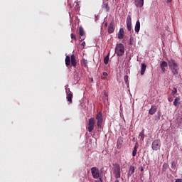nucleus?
<instances>
[{
  "label": "nucleus",
  "mask_w": 182,
  "mask_h": 182,
  "mask_svg": "<svg viewBox=\"0 0 182 182\" xmlns=\"http://www.w3.org/2000/svg\"><path fill=\"white\" fill-rule=\"evenodd\" d=\"M168 65L171 69V71L172 72L173 75H178V65L176 61L173 59L169 60L168 61Z\"/></svg>",
  "instance_id": "1"
},
{
  "label": "nucleus",
  "mask_w": 182,
  "mask_h": 182,
  "mask_svg": "<svg viewBox=\"0 0 182 182\" xmlns=\"http://www.w3.org/2000/svg\"><path fill=\"white\" fill-rule=\"evenodd\" d=\"M112 173L115 178H120V177H122V169L119 164H114L112 167Z\"/></svg>",
  "instance_id": "2"
},
{
  "label": "nucleus",
  "mask_w": 182,
  "mask_h": 182,
  "mask_svg": "<svg viewBox=\"0 0 182 182\" xmlns=\"http://www.w3.org/2000/svg\"><path fill=\"white\" fill-rule=\"evenodd\" d=\"M115 53L117 56H123L124 55V46L122 43L117 44L115 47Z\"/></svg>",
  "instance_id": "3"
},
{
  "label": "nucleus",
  "mask_w": 182,
  "mask_h": 182,
  "mask_svg": "<svg viewBox=\"0 0 182 182\" xmlns=\"http://www.w3.org/2000/svg\"><path fill=\"white\" fill-rule=\"evenodd\" d=\"M96 120H97V126L98 129H102V124L103 123V114H102V112H100L96 115Z\"/></svg>",
  "instance_id": "4"
},
{
  "label": "nucleus",
  "mask_w": 182,
  "mask_h": 182,
  "mask_svg": "<svg viewBox=\"0 0 182 182\" xmlns=\"http://www.w3.org/2000/svg\"><path fill=\"white\" fill-rule=\"evenodd\" d=\"M161 146V142L160 141V139H156L152 142L151 147L152 149L155 151H157V150H160Z\"/></svg>",
  "instance_id": "5"
},
{
  "label": "nucleus",
  "mask_w": 182,
  "mask_h": 182,
  "mask_svg": "<svg viewBox=\"0 0 182 182\" xmlns=\"http://www.w3.org/2000/svg\"><path fill=\"white\" fill-rule=\"evenodd\" d=\"M91 173L93 178H99L100 177V171L96 167L91 168Z\"/></svg>",
  "instance_id": "6"
},
{
  "label": "nucleus",
  "mask_w": 182,
  "mask_h": 182,
  "mask_svg": "<svg viewBox=\"0 0 182 182\" xmlns=\"http://www.w3.org/2000/svg\"><path fill=\"white\" fill-rule=\"evenodd\" d=\"M95 118H90L88 121V127L87 130L90 133H92L93 132V129H95Z\"/></svg>",
  "instance_id": "7"
},
{
  "label": "nucleus",
  "mask_w": 182,
  "mask_h": 182,
  "mask_svg": "<svg viewBox=\"0 0 182 182\" xmlns=\"http://www.w3.org/2000/svg\"><path fill=\"white\" fill-rule=\"evenodd\" d=\"M108 33H113L114 32V21H112L107 28Z\"/></svg>",
  "instance_id": "8"
},
{
  "label": "nucleus",
  "mask_w": 182,
  "mask_h": 182,
  "mask_svg": "<svg viewBox=\"0 0 182 182\" xmlns=\"http://www.w3.org/2000/svg\"><path fill=\"white\" fill-rule=\"evenodd\" d=\"M134 5L136 8H143L144 0H134Z\"/></svg>",
  "instance_id": "9"
},
{
  "label": "nucleus",
  "mask_w": 182,
  "mask_h": 182,
  "mask_svg": "<svg viewBox=\"0 0 182 182\" xmlns=\"http://www.w3.org/2000/svg\"><path fill=\"white\" fill-rule=\"evenodd\" d=\"M72 99H73V93L70 90H68L67 92L68 102H69V103H72Z\"/></svg>",
  "instance_id": "10"
},
{
  "label": "nucleus",
  "mask_w": 182,
  "mask_h": 182,
  "mask_svg": "<svg viewBox=\"0 0 182 182\" xmlns=\"http://www.w3.org/2000/svg\"><path fill=\"white\" fill-rule=\"evenodd\" d=\"M122 144H123V138L119 137L117 141V149H122Z\"/></svg>",
  "instance_id": "11"
},
{
  "label": "nucleus",
  "mask_w": 182,
  "mask_h": 182,
  "mask_svg": "<svg viewBox=\"0 0 182 182\" xmlns=\"http://www.w3.org/2000/svg\"><path fill=\"white\" fill-rule=\"evenodd\" d=\"M161 71L163 73L166 72V68H167V66H168V64L167 63V62L166 61H163L161 65Z\"/></svg>",
  "instance_id": "12"
},
{
  "label": "nucleus",
  "mask_w": 182,
  "mask_h": 182,
  "mask_svg": "<svg viewBox=\"0 0 182 182\" xmlns=\"http://www.w3.org/2000/svg\"><path fill=\"white\" fill-rule=\"evenodd\" d=\"M123 38H124V30L121 28L118 33V39H123Z\"/></svg>",
  "instance_id": "13"
},
{
  "label": "nucleus",
  "mask_w": 182,
  "mask_h": 182,
  "mask_svg": "<svg viewBox=\"0 0 182 182\" xmlns=\"http://www.w3.org/2000/svg\"><path fill=\"white\" fill-rule=\"evenodd\" d=\"M134 31L136 33H139L140 32V21L137 20L135 24V28Z\"/></svg>",
  "instance_id": "14"
},
{
  "label": "nucleus",
  "mask_w": 182,
  "mask_h": 182,
  "mask_svg": "<svg viewBox=\"0 0 182 182\" xmlns=\"http://www.w3.org/2000/svg\"><path fill=\"white\" fill-rule=\"evenodd\" d=\"M77 62H76V57L75 56V55H71V65L73 66V68H76V65H77Z\"/></svg>",
  "instance_id": "15"
},
{
  "label": "nucleus",
  "mask_w": 182,
  "mask_h": 182,
  "mask_svg": "<svg viewBox=\"0 0 182 182\" xmlns=\"http://www.w3.org/2000/svg\"><path fill=\"white\" fill-rule=\"evenodd\" d=\"M157 111V107L155 105H152L151 109L149 111V114H154Z\"/></svg>",
  "instance_id": "16"
},
{
  "label": "nucleus",
  "mask_w": 182,
  "mask_h": 182,
  "mask_svg": "<svg viewBox=\"0 0 182 182\" xmlns=\"http://www.w3.org/2000/svg\"><path fill=\"white\" fill-rule=\"evenodd\" d=\"M137 149H139V144L137 142L135 144L133 151H132V156L136 157V154H137Z\"/></svg>",
  "instance_id": "17"
},
{
  "label": "nucleus",
  "mask_w": 182,
  "mask_h": 182,
  "mask_svg": "<svg viewBox=\"0 0 182 182\" xmlns=\"http://www.w3.org/2000/svg\"><path fill=\"white\" fill-rule=\"evenodd\" d=\"M72 60H70V57L69 55H66L65 57V65L67 68H69L70 66V62Z\"/></svg>",
  "instance_id": "18"
},
{
  "label": "nucleus",
  "mask_w": 182,
  "mask_h": 182,
  "mask_svg": "<svg viewBox=\"0 0 182 182\" xmlns=\"http://www.w3.org/2000/svg\"><path fill=\"white\" fill-rule=\"evenodd\" d=\"M146 68H147V65H146V64H144V63L141 64V76H143V75H144Z\"/></svg>",
  "instance_id": "19"
},
{
  "label": "nucleus",
  "mask_w": 182,
  "mask_h": 182,
  "mask_svg": "<svg viewBox=\"0 0 182 182\" xmlns=\"http://www.w3.org/2000/svg\"><path fill=\"white\" fill-rule=\"evenodd\" d=\"M104 97H103V102L105 103V105H106V103H108L109 102V95H107V92H105L104 93Z\"/></svg>",
  "instance_id": "20"
},
{
  "label": "nucleus",
  "mask_w": 182,
  "mask_h": 182,
  "mask_svg": "<svg viewBox=\"0 0 182 182\" xmlns=\"http://www.w3.org/2000/svg\"><path fill=\"white\" fill-rule=\"evenodd\" d=\"M134 167L133 166H131L129 167V171H128V176H133L134 173Z\"/></svg>",
  "instance_id": "21"
},
{
  "label": "nucleus",
  "mask_w": 182,
  "mask_h": 182,
  "mask_svg": "<svg viewBox=\"0 0 182 182\" xmlns=\"http://www.w3.org/2000/svg\"><path fill=\"white\" fill-rule=\"evenodd\" d=\"M109 56H110V53H109L107 54V55L105 57V58H104V63L105 65H108L109 64Z\"/></svg>",
  "instance_id": "22"
},
{
  "label": "nucleus",
  "mask_w": 182,
  "mask_h": 182,
  "mask_svg": "<svg viewBox=\"0 0 182 182\" xmlns=\"http://www.w3.org/2000/svg\"><path fill=\"white\" fill-rule=\"evenodd\" d=\"M139 139H140V140H141V141H144V129H143L142 132L139 133Z\"/></svg>",
  "instance_id": "23"
},
{
  "label": "nucleus",
  "mask_w": 182,
  "mask_h": 182,
  "mask_svg": "<svg viewBox=\"0 0 182 182\" xmlns=\"http://www.w3.org/2000/svg\"><path fill=\"white\" fill-rule=\"evenodd\" d=\"M173 105L176 107L180 105V97H177L173 102Z\"/></svg>",
  "instance_id": "24"
},
{
  "label": "nucleus",
  "mask_w": 182,
  "mask_h": 182,
  "mask_svg": "<svg viewBox=\"0 0 182 182\" xmlns=\"http://www.w3.org/2000/svg\"><path fill=\"white\" fill-rule=\"evenodd\" d=\"M79 33H80V36H85V30H83V28L80 27Z\"/></svg>",
  "instance_id": "25"
},
{
  "label": "nucleus",
  "mask_w": 182,
  "mask_h": 182,
  "mask_svg": "<svg viewBox=\"0 0 182 182\" xmlns=\"http://www.w3.org/2000/svg\"><path fill=\"white\" fill-rule=\"evenodd\" d=\"M168 167V164L167 163H164L163 164V168H162V171H166V170H167V168Z\"/></svg>",
  "instance_id": "26"
},
{
  "label": "nucleus",
  "mask_w": 182,
  "mask_h": 182,
  "mask_svg": "<svg viewBox=\"0 0 182 182\" xmlns=\"http://www.w3.org/2000/svg\"><path fill=\"white\" fill-rule=\"evenodd\" d=\"M127 23H132V16L128 15L127 17Z\"/></svg>",
  "instance_id": "27"
},
{
  "label": "nucleus",
  "mask_w": 182,
  "mask_h": 182,
  "mask_svg": "<svg viewBox=\"0 0 182 182\" xmlns=\"http://www.w3.org/2000/svg\"><path fill=\"white\" fill-rule=\"evenodd\" d=\"M160 117H161V112L158 111L157 117L156 118V120H160Z\"/></svg>",
  "instance_id": "28"
},
{
  "label": "nucleus",
  "mask_w": 182,
  "mask_h": 182,
  "mask_svg": "<svg viewBox=\"0 0 182 182\" xmlns=\"http://www.w3.org/2000/svg\"><path fill=\"white\" fill-rule=\"evenodd\" d=\"M127 28L129 32H130L132 31V23H127Z\"/></svg>",
  "instance_id": "29"
},
{
  "label": "nucleus",
  "mask_w": 182,
  "mask_h": 182,
  "mask_svg": "<svg viewBox=\"0 0 182 182\" xmlns=\"http://www.w3.org/2000/svg\"><path fill=\"white\" fill-rule=\"evenodd\" d=\"M82 65H83L84 66H86L87 65V60L85 59H83L82 60Z\"/></svg>",
  "instance_id": "30"
},
{
  "label": "nucleus",
  "mask_w": 182,
  "mask_h": 182,
  "mask_svg": "<svg viewBox=\"0 0 182 182\" xmlns=\"http://www.w3.org/2000/svg\"><path fill=\"white\" fill-rule=\"evenodd\" d=\"M124 80L125 83H127V82L129 80V76L128 75H124Z\"/></svg>",
  "instance_id": "31"
},
{
  "label": "nucleus",
  "mask_w": 182,
  "mask_h": 182,
  "mask_svg": "<svg viewBox=\"0 0 182 182\" xmlns=\"http://www.w3.org/2000/svg\"><path fill=\"white\" fill-rule=\"evenodd\" d=\"M176 93H177V88L174 87L173 88V90H172V95H176Z\"/></svg>",
  "instance_id": "32"
},
{
  "label": "nucleus",
  "mask_w": 182,
  "mask_h": 182,
  "mask_svg": "<svg viewBox=\"0 0 182 182\" xmlns=\"http://www.w3.org/2000/svg\"><path fill=\"white\" fill-rule=\"evenodd\" d=\"M81 46H82V49H85V46H86V43L85 41H82L81 43Z\"/></svg>",
  "instance_id": "33"
},
{
  "label": "nucleus",
  "mask_w": 182,
  "mask_h": 182,
  "mask_svg": "<svg viewBox=\"0 0 182 182\" xmlns=\"http://www.w3.org/2000/svg\"><path fill=\"white\" fill-rule=\"evenodd\" d=\"M104 8H105V9L107 10V11H109V6L107 5V4H104Z\"/></svg>",
  "instance_id": "34"
},
{
  "label": "nucleus",
  "mask_w": 182,
  "mask_h": 182,
  "mask_svg": "<svg viewBox=\"0 0 182 182\" xmlns=\"http://www.w3.org/2000/svg\"><path fill=\"white\" fill-rule=\"evenodd\" d=\"M71 39H75V40H76V35L72 33V34H71Z\"/></svg>",
  "instance_id": "35"
},
{
  "label": "nucleus",
  "mask_w": 182,
  "mask_h": 182,
  "mask_svg": "<svg viewBox=\"0 0 182 182\" xmlns=\"http://www.w3.org/2000/svg\"><path fill=\"white\" fill-rule=\"evenodd\" d=\"M176 162H172V164H171L172 168H174V167H176Z\"/></svg>",
  "instance_id": "36"
},
{
  "label": "nucleus",
  "mask_w": 182,
  "mask_h": 182,
  "mask_svg": "<svg viewBox=\"0 0 182 182\" xmlns=\"http://www.w3.org/2000/svg\"><path fill=\"white\" fill-rule=\"evenodd\" d=\"M168 102H171L172 100H173V97H168Z\"/></svg>",
  "instance_id": "37"
},
{
  "label": "nucleus",
  "mask_w": 182,
  "mask_h": 182,
  "mask_svg": "<svg viewBox=\"0 0 182 182\" xmlns=\"http://www.w3.org/2000/svg\"><path fill=\"white\" fill-rule=\"evenodd\" d=\"M175 182H182V179H180V178L176 179Z\"/></svg>",
  "instance_id": "38"
},
{
  "label": "nucleus",
  "mask_w": 182,
  "mask_h": 182,
  "mask_svg": "<svg viewBox=\"0 0 182 182\" xmlns=\"http://www.w3.org/2000/svg\"><path fill=\"white\" fill-rule=\"evenodd\" d=\"M140 171H144V168H143V166H141V167H140Z\"/></svg>",
  "instance_id": "39"
},
{
  "label": "nucleus",
  "mask_w": 182,
  "mask_h": 182,
  "mask_svg": "<svg viewBox=\"0 0 182 182\" xmlns=\"http://www.w3.org/2000/svg\"><path fill=\"white\" fill-rule=\"evenodd\" d=\"M102 75H103V76H107V73L104 72V73H102Z\"/></svg>",
  "instance_id": "40"
},
{
  "label": "nucleus",
  "mask_w": 182,
  "mask_h": 182,
  "mask_svg": "<svg viewBox=\"0 0 182 182\" xmlns=\"http://www.w3.org/2000/svg\"><path fill=\"white\" fill-rule=\"evenodd\" d=\"M101 79H102V80H106V77H102Z\"/></svg>",
  "instance_id": "41"
},
{
  "label": "nucleus",
  "mask_w": 182,
  "mask_h": 182,
  "mask_svg": "<svg viewBox=\"0 0 182 182\" xmlns=\"http://www.w3.org/2000/svg\"><path fill=\"white\" fill-rule=\"evenodd\" d=\"M114 182H119V179H118V178H116V180H115Z\"/></svg>",
  "instance_id": "42"
},
{
  "label": "nucleus",
  "mask_w": 182,
  "mask_h": 182,
  "mask_svg": "<svg viewBox=\"0 0 182 182\" xmlns=\"http://www.w3.org/2000/svg\"><path fill=\"white\" fill-rule=\"evenodd\" d=\"M173 0H167V2H171Z\"/></svg>",
  "instance_id": "43"
},
{
  "label": "nucleus",
  "mask_w": 182,
  "mask_h": 182,
  "mask_svg": "<svg viewBox=\"0 0 182 182\" xmlns=\"http://www.w3.org/2000/svg\"><path fill=\"white\" fill-rule=\"evenodd\" d=\"M130 43V45H132V38H130V43Z\"/></svg>",
  "instance_id": "44"
},
{
  "label": "nucleus",
  "mask_w": 182,
  "mask_h": 182,
  "mask_svg": "<svg viewBox=\"0 0 182 182\" xmlns=\"http://www.w3.org/2000/svg\"><path fill=\"white\" fill-rule=\"evenodd\" d=\"M83 39H85V38H82V39H81V42L83 41Z\"/></svg>",
  "instance_id": "45"
},
{
  "label": "nucleus",
  "mask_w": 182,
  "mask_h": 182,
  "mask_svg": "<svg viewBox=\"0 0 182 182\" xmlns=\"http://www.w3.org/2000/svg\"><path fill=\"white\" fill-rule=\"evenodd\" d=\"M92 82H93V78L91 80Z\"/></svg>",
  "instance_id": "46"
}]
</instances>
